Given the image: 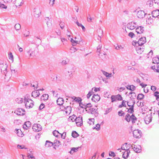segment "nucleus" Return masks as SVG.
Instances as JSON below:
<instances>
[{
	"label": "nucleus",
	"mask_w": 159,
	"mask_h": 159,
	"mask_svg": "<svg viewBox=\"0 0 159 159\" xmlns=\"http://www.w3.org/2000/svg\"><path fill=\"white\" fill-rule=\"evenodd\" d=\"M70 49L71 53L75 52L77 50V49L74 47H71Z\"/></svg>",
	"instance_id": "obj_47"
},
{
	"label": "nucleus",
	"mask_w": 159,
	"mask_h": 159,
	"mask_svg": "<svg viewBox=\"0 0 159 159\" xmlns=\"http://www.w3.org/2000/svg\"><path fill=\"white\" fill-rule=\"evenodd\" d=\"M106 54L105 53H100L99 54V57L101 58L102 60H104L106 59Z\"/></svg>",
	"instance_id": "obj_31"
},
{
	"label": "nucleus",
	"mask_w": 159,
	"mask_h": 159,
	"mask_svg": "<svg viewBox=\"0 0 159 159\" xmlns=\"http://www.w3.org/2000/svg\"><path fill=\"white\" fill-rule=\"evenodd\" d=\"M152 120V116L151 115H147L144 118V120L145 123L147 124H149Z\"/></svg>",
	"instance_id": "obj_9"
},
{
	"label": "nucleus",
	"mask_w": 159,
	"mask_h": 159,
	"mask_svg": "<svg viewBox=\"0 0 159 159\" xmlns=\"http://www.w3.org/2000/svg\"><path fill=\"white\" fill-rule=\"evenodd\" d=\"M130 153V151L129 150V148L126 149V151L124 152L122 155V157L125 159H126L129 157Z\"/></svg>",
	"instance_id": "obj_16"
},
{
	"label": "nucleus",
	"mask_w": 159,
	"mask_h": 159,
	"mask_svg": "<svg viewBox=\"0 0 159 159\" xmlns=\"http://www.w3.org/2000/svg\"><path fill=\"white\" fill-rule=\"evenodd\" d=\"M34 12L35 17H39L40 16L41 11L39 8H35Z\"/></svg>",
	"instance_id": "obj_15"
},
{
	"label": "nucleus",
	"mask_w": 159,
	"mask_h": 159,
	"mask_svg": "<svg viewBox=\"0 0 159 159\" xmlns=\"http://www.w3.org/2000/svg\"><path fill=\"white\" fill-rule=\"evenodd\" d=\"M24 35L27 37L29 36V32L28 31H27L26 30H25L24 32Z\"/></svg>",
	"instance_id": "obj_61"
},
{
	"label": "nucleus",
	"mask_w": 159,
	"mask_h": 159,
	"mask_svg": "<svg viewBox=\"0 0 159 159\" xmlns=\"http://www.w3.org/2000/svg\"><path fill=\"white\" fill-rule=\"evenodd\" d=\"M100 99V97L98 94H93L91 100L93 102H97L99 101Z\"/></svg>",
	"instance_id": "obj_12"
},
{
	"label": "nucleus",
	"mask_w": 159,
	"mask_h": 159,
	"mask_svg": "<svg viewBox=\"0 0 159 159\" xmlns=\"http://www.w3.org/2000/svg\"><path fill=\"white\" fill-rule=\"evenodd\" d=\"M33 131L38 132L42 129V126L39 124H34L32 126Z\"/></svg>",
	"instance_id": "obj_5"
},
{
	"label": "nucleus",
	"mask_w": 159,
	"mask_h": 159,
	"mask_svg": "<svg viewBox=\"0 0 159 159\" xmlns=\"http://www.w3.org/2000/svg\"><path fill=\"white\" fill-rule=\"evenodd\" d=\"M93 88L88 93L87 95V97L88 99H89L90 97L94 93V92L93 91Z\"/></svg>",
	"instance_id": "obj_35"
},
{
	"label": "nucleus",
	"mask_w": 159,
	"mask_h": 159,
	"mask_svg": "<svg viewBox=\"0 0 159 159\" xmlns=\"http://www.w3.org/2000/svg\"><path fill=\"white\" fill-rule=\"evenodd\" d=\"M124 114H125V113L121 110L119 111L118 112V115H119V116H123L124 115Z\"/></svg>",
	"instance_id": "obj_51"
},
{
	"label": "nucleus",
	"mask_w": 159,
	"mask_h": 159,
	"mask_svg": "<svg viewBox=\"0 0 159 159\" xmlns=\"http://www.w3.org/2000/svg\"><path fill=\"white\" fill-rule=\"evenodd\" d=\"M128 36L131 38H133L135 37V35L132 32L129 33L128 34Z\"/></svg>",
	"instance_id": "obj_49"
},
{
	"label": "nucleus",
	"mask_w": 159,
	"mask_h": 159,
	"mask_svg": "<svg viewBox=\"0 0 159 159\" xmlns=\"http://www.w3.org/2000/svg\"><path fill=\"white\" fill-rule=\"evenodd\" d=\"M126 102V101L125 100H123L121 102V105H120L118 106V107L119 108H121V107H126V106L125 103Z\"/></svg>",
	"instance_id": "obj_39"
},
{
	"label": "nucleus",
	"mask_w": 159,
	"mask_h": 159,
	"mask_svg": "<svg viewBox=\"0 0 159 159\" xmlns=\"http://www.w3.org/2000/svg\"><path fill=\"white\" fill-rule=\"evenodd\" d=\"M132 149L136 152H140L141 151V147L139 145H134V147H132Z\"/></svg>",
	"instance_id": "obj_13"
},
{
	"label": "nucleus",
	"mask_w": 159,
	"mask_h": 159,
	"mask_svg": "<svg viewBox=\"0 0 159 159\" xmlns=\"http://www.w3.org/2000/svg\"><path fill=\"white\" fill-rule=\"evenodd\" d=\"M92 107V105L91 104V103H86L85 104L84 108L86 109L87 107Z\"/></svg>",
	"instance_id": "obj_45"
},
{
	"label": "nucleus",
	"mask_w": 159,
	"mask_h": 159,
	"mask_svg": "<svg viewBox=\"0 0 159 159\" xmlns=\"http://www.w3.org/2000/svg\"><path fill=\"white\" fill-rule=\"evenodd\" d=\"M76 23L78 26H80L82 27L83 31H85V27L81 24L78 21H76Z\"/></svg>",
	"instance_id": "obj_37"
},
{
	"label": "nucleus",
	"mask_w": 159,
	"mask_h": 159,
	"mask_svg": "<svg viewBox=\"0 0 159 159\" xmlns=\"http://www.w3.org/2000/svg\"><path fill=\"white\" fill-rule=\"evenodd\" d=\"M68 72H70V74H68L69 76L71 77L73 72H75V68L73 66H71L68 68Z\"/></svg>",
	"instance_id": "obj_19"
},
{
	"label": "nucleus",
	"mask_w": 159,
	"mask_h": 159,
	"mask_svg": "<svg viewBox=\"0 0 159 159\" xmlns=\"http://www.w3.org/2000/svg\"><path fill=\"white\" fill-rule=\"evenodd\" d=\"M79 148V147L78 148H71V151H72L73 152H76L78 150V149Z\"/></svg>",
	"instance_id": "obj_57"
},
{
	"label": "nucleus",
	"mask_w": 159,
	"mask_h": 159,
	"mask_svg": "<svg viewBox=\"0 0 159 159\" xmlns=\"http://www.w3.org/2000/svg\"><path fill=\"white\" fill-rule=\"evenodd\" d=\"M98 109V108L96 109L94 108H91L89 109L88 112L90 113L91 114H93L95 116H97L98 114L97 111Z\"/></svg>",
	"instance_id": "obj_10"
},
{
	"label": "nucleus",
	"mask_w": 159,
	"mask_h": 159,
	"mask_svg": "<svg viewBox=\"0 0 159 159\" xmlns=\"http://www.w3.org/2000/svg\"><path fill=\"white\" fill-rule=\"evenodd\" d=\"M48 98V95L46 94H43L41 97V99L45 101L47 100Z\"/></svg>",
	"instance_id": "obj_29"
},
{
	"label": "nucleus",
	"mask_w": 159,
	"mask_h": 159,
	"mask_svg": "<svg viewBox=\"0 0 159 159\" xmlns=\"http://www.w3.org/2000/svg\"><path fill=\"white\" fill-rule=\"evenodd\" d=\"M45 107V105L43 103H42L39 107V110H41L43 108Z\"/></svg>",
	"instance_id": "obj_58"
},
{
	"label": "nucleus",
	"mask_w": 159,
	"mask_h": 159,
	"mask_svg": "<svg viewBox=\"0 0 159 159\" xmlns=\"http://www.w3.org/2000/svg\"><path fill=\"white\" fill-rule=\"evenodd\" d=\"M130 119L132 120L133 124L135 123V121L137 120V118L135 117L134 115L132 114L131 116L128 113H127L125 116V120L128 122H129L130 121Z\"/></svg>",
	"instance_id": "obj_1"
},
{
	"label": "nucleus",
	"mask_w": 159,
	"mask_h": 159,
	"mask_svg": "<svg viewBox=\"0 0 159 159\" xmlns=\"http://www.w3.org/2000/svg\"><path fill=\"white\" fill-rule=\"evenodd\" d=\"M146 42V38L145 37L140 38L138 41V45H143Z\"/></svg>",
	"instance_id": "obj_14"
},
{
	"label": "nucleus",
	"mask_w": 159,
	"mask_h": 159,
	"mask_svg": "<svg viewBox=\"0 0 159 159\" xmlns=\"http://www.w3.org/2000/svg\"><path fill=\"white\" fill-rule=\"evenodd\" d=\"M53 143L52 142L49 140H47L46 141V143L45 144V146L46 147H51L53 145Z\"/></svg>",
	"instance_id": "obj_21"
},
{
	"label": "nucleus",
	"mask_w": 159,
	"mask_h": 159,
	"mask_svg": "<svg viewBox=\"0 0 159 159\" xmlns=\"http://www.w3.org/2000/svg\"><path fill=\"white\" fill-rule=\"evenodd\" d=\"M115 96L116 97L115 98H116V99H117L119 101H121L123 100L120 94H118L116 95H115Z\"/></svg>",
	"instance_id": "obj_38"
},
{
	"label": "nucleus",
	"mask_w": 159,
	"mask_h": 159,
	"mask_svg": "<svg viewBox=\"0 0 159 159\" xmlns=\"http://www.w3.org/2000/svg\"><path fill=\"white\" fill-rule=\"evenodd\" d=\"M115 95H112L111 97V102H113L115 101H116V98H115Z\"/></svg>",
	"instance_id": "obj_53"
},
{
	"label": "nucleus",
	"mask_w": 159,
	"mask_h": 159,
	"mask_svg": "<svg viewBox=\"0 0 159 159\" xmlns=\"http://www.w3.org/2000/svg\"><path fill=\"white\" fill-rule=\"evenodd\" d=\"M153 1L151 0H149L147 2V4L149 5L150 7H152L153 5Z\"/></svg>",
	"instance_id": "obj_43"
},
{
	"label": "nucleus",
	"mask_w": 159,
	"mask_h": 159,
	"mask_svg": "<svg viewBox=\"0 0 159 159\" xmlns=\"http://www.w3.org/2000/svg\"><path fill=\"white\" fill-rule=\"evenodd\" d=\"M16 101L18 103H21L23 102V99L22 98H18L16 99Z\"/></svg>",
	"instance_id": "obj_36"
},
{
	"label": "nucleus",
	"mask_w": 159,
	"mask_h": 159,
	"mask_svg": "<svg viewBox=\"0 0 159 159\" xmlns=\"http://www.w3.org/2000/svg\"><path fill=\"white\" fill-rule=\"evenodd\" d=\"M127 26L128 29L133 30L134 29L137 27V26L135 23L131 22L127 24Z\"/></svg>",
	"instance_id": "obj_8"
},
{
	"label": "nucleus",
	"mask_w": 159,
	"mask_h": 159,
	"mask_svg": "<svg viewBox=\"0 0 159 159\" xmlns=\"http://www.w3.org/2000/svg\"><path fill=\"white\" fill-rule=\"evenodd\" d=\"M144 95L142 93H139L137 98L138 100H142L143 99L144 97Z\"/></svg>",
	"instance_id": "obj_34"
},
{
	"label": "nucleus",
	"mask_w": 159,
	"mask_h": 159,
	"mask_svg": "<svg viewBox=\"0 0 159 159\" xmlns=\"http://www.w3.org/2000/svg\"><path fill=\"white\" fill-rule=\"evenodd\" d=\"M136 93L134 92L130 98L131 99H134L136 98Z\"/></svg>",
	"instance_id": "obj_52"
},
{
	"label": "nucleus",
	"mask_w": 159,
	"mask_h": 159,
	"mask_svg": "<svg viewBox=\"0 0 159 159\" xmlns=\"http://www.w3.org/2000/svg\"><path fill=\"white\" fill-rule=\"evenodd\" d=\"M0 8H4L6 9L7 8V6L3 4L0 3Z\"/></svg>",
	"instance_id": "obj_54"
},
{
	"label": "nucleus",
	"mask_w": 159,
	"mask_h": 159,
	"mask_svg": "<svg viewBox=\"0 0 159 159\" xmlns=\"http://www.w3.org/2000/svg\"><path fill=\"white\" fill-rule=\"evenodd\" d=\"M126 110H127V112L131 114H133L134 111V109L130 107L128 109L127 108H126Z\"/></svg>",
	"instance_id": "obj_40"
},
{
	"label": "nucleus",
	"mask_w": 159,
	"mask_h": 159,
	"mask_svg": "<svg viewBox=\"0 0 159 159\" xmlns=\"http://www.w3.org/2000/svg\"><path fill=\"white\" fill-rule=\"evenodd\" d=\"M61 134V138L62 139H65V137H66V132H65L63 133L62 134Z\"/></svg>",
	"instance_id": "obj_55"
},
{
	"label": "nucleus",
	"mask_w": 159,
	"mask_h": 159,
	"mask_svg": "<svg viewBox=\"0 0 159 159\" xmlns=\"http://www.w3.org/2000/svg\"><path fill=\"white\" fill-rule=\"evenodd\" d=\"M147 13H145L144 11L142 10H140L137 12V16L138 18L142 19L145 17V15Z\"/></svg>",
	"instance_id": "obj_7"
},
{
	"label": "nucleus",
	"mask_w": 159,
	"mask_h": 159,
	"mask_svg": "<svg viewBox=\"0 0 159 159\" xmlns=\"http://www.w3.org/2000/svg\"><path fill=\"white\" fill-rule=\"evenodd\" d=\"M93 129H96L97 130H100V125L99 124H98L96 125V126L94 127Z\"/></svg>",
	"instance_id": "obj_48"
},
{
	"label": "nucleus",
	"mask_w": 159,
	"mask_h": 159,
	"mask_svg": "<svg viewBox=\"0 0 159 159\" xmlns=\"http://www.w3.org/2000/svg\"><path fill=\"white\" fill-rule=\"evenodd\" d=\"M28 53H30V56L34 57L35 56V54L34 51H31V50H29L28 52Z\"/></svg>",
	"instance_id": "obj_28"
},
{
	"label": "nucleus",
	"mask_w": 159,
	"mask_h": 159,
	"mask_svg": "<svg viewBox=\"0 0 159 159\" xmlns=\"http://www.w3.org/2000/svg\"><path fill=\"white\" fill-rule=\"evenodd\" d=\"M40 94L39 92L38 91H34L32 93V96L34 98L39 97Z\"/></svg>",
	"instance_id": "obj_20"
},
{
	"label": "nucleus",
	"mask_w": 159,
	"mask_h": 159,
	"mask_svg": "<svg viewBox=\"0 0 159 159\" xmlns=\"http://www.w3.org/2000/svg\"><path fill=\"white\" fill-rule=\"evenodd\" d=\"M76 117V116L75 115H73L72 116H70L69 117V120H70L72 122H74L75 121L74 119Z\"/></svg>",
	"instance_id": "obj_44"
},
{
	"label": "nucleus",
	"mask_w": 159,
	"mask_h": 159,
	"mask_svg": "<svg viewBox=\"0 0 159 159\" xmlns=\"http://www.w3.org/2000/svg\"><path fill=\"white\" fill-rule=\"evenodd\" d=\"M9 58L12 61H13V56L11 52H10V54H9Z\"/></svg>",
	"instance_id": "obj_59"
},
{
	"label": "nucleus",
	"mask_w": 159,
	"mask_h": 159,
	"mask_svg": "<svg viewBox=\"0 0 159 159\" xmlns=\"http://www.w3.org/2000/svg\"><path fill=\"white\" fill-rule=\"evenodd\" d=\"M153 63L157 64L159 63V57H154L152 59Z\"/></svg>",
	"instance_id": "obj_30"
},
{
	"label": "nucleus",
	"mask_w": 159,
	"mask_h": 159,
	"mask_svg": "<svg viewBox=\"0 0 159 159\" xmlns=\"http://www.w3.org/2000/svg\"><path fill=\"white\" fill-rule=\"evenodd\" d=\"M82 39L80 38V40H75L72 38H71L70 41L73 44H79L80 43V42H81Z\"/></svg>",
	"instance_id": "obj_25"
},
{
	"label": "nucleus",
	"mask_w": 159,
	"mask_h": 159,
	"mask_svg": "<svg viewBox=\"0 0 159 159\" xmlns=\"http://www.w3.org/2000/svg\"><path fill=\"white\" fill-rule=\"evenodd\" d=\"M144 27L142 26H139L136 29V32L137 33V37H140V34L143 33Z\"/></svg>",
	"instance_id": "obj_4"
},
{
	"label": "nucleus",
	"mask_w": 159,
	"mask_h": 159,
	"mask_svg": "<svg viewBox=\"0 0 159 159\" xmlns=\"http://www.w3.org/2000/svg\"><path fill=\"white\" fill-rule=\"evenodd\" d=\"M82 39L80 38V40H75L72 38H71L70 41L73 44H79L80 43V42H81Z\"/></svg>",
	"instance_id": "obj_24"
},
{
	"label": "nucleus",
	"mask_w": 159,
	"mask_h": 159,
	"mask_svg": "<svg viewBox=\"0 0 159 159\" xmlns=\"http://www.w3.org/2000/svg\"><path fill=\"white\" fill-rule=\"evenodd\" d=\"M14 113L19 116H23L25 114L24 109L21 108H18L14 111Z\"/></svg>",
	"instance_id": "obj_6"
},
{
	"label": "nucleus",
	"mask_w": 159,
	"mask_h": 159,
	"mask_svg": "<svg viewBox=\"0 0 159 159\" xmlns=\"http://www.w3.org/2000/svg\"><path fill=\"white\" fill-rule=\"evenodd\" d=\"M55 77L57 83H58L61 80V79L60 76H56Z\"/></svg>",
	"instance_id": "obj_46"
},
{
	"label": "nucleus",
	"mask_w": 159,
	"mask_h": 159,
	"mask_svg": "<svg viewBox=\"0 0 159 159\" xmlns=\"http://www.w3.org/2000/svg\"><path fill=\"white\" fill-rule=\"evenodd\" d=\"M102 47V46L99 45L97 47V52H100L101 51V48Z\"/></svg>",
	"instance_id": "obj_64"
},
{
	"label": "nucleus",
	"mask_w": 159,
	"mask_h": 159,
	"mask_svg": "<svg viewBox=\"0 0 159 159\" xmlns=\"http://www.w3.org/2000/svg\"><path fill=\"white\" fill-rule=\"evenodd\" d=\"M24 103L26 108L30 109L33 107L34 105V102L32 100L31 101L29 100H24Z\"/></svg>",
	"instance_id": "obj_2"
},
{
	"label": "nucleus",
	"mask_w": 159,
	"mask_h": 159,
	"mask_svg": "<svg viewBox=\"0 0 159 159\" xmlns=\"http://www.w3.org/2000/svg\"><path fill=\"white\" fill-rule=\"evenodd\" d=\"M138 45L137 46H136V51H137V50H138L139 49L140 50V49H142V45Z\"/></svg>",
	"instance_id": "obj_62"
},
{
	"label": "nucleus",
	"mask_w": 159,
	"mask_h": 159,
	"mask_svg": "<svg viewBox=\"0 0 159 159\" xmlns=\"http://www.w3.org/2000/svg\"><path fill=\"white\" fill-rule=\"evenodd\" d=\"M64 109V111L66 113V115H68L70 114L71 112V108L70 106H68L66 107H63Z\"/></svg>",
	"instance_id": "obj_17"
},
{
	"label": "nucleus",
	"mask_w": 159,
	"mask_h": 159,
	"mask_svg": "<svg viewBox=\"0 0 159 159\" xmlns=\"http://www.w3.org/2000/svg\"><path fill=\"white\" fill-rule=\"evenodd\" d=\"M151 14L153 17L158 18V17L159 16V10L157 9L153 11L152 12Z\"/></svg>",
	"instance_id": "obj_18"
},
{
	"label": "nucleus",
	"mask_w": 159,
	"mask_h": 159,
	"mask_svg": "<svg viewBox=\"0 0 159 159\" xmlns=\"http://www.w3.org/2000/svg\"><path fill=\"white\" fill-rule=\"evenodd\" d=\"M31 126V122L28 121L25 122L23 125V128L25 130H27L29 129Z\"/></svg>",
	"instance_id": "obj_11"
},
{
	"label": "nucleus",
	"mask_w": 159,
	"mask_h": 159,
	"mask_svg": "<svg viewBox=\"0 0 159 159\" xmlns=\"http://www.w3.org/2000/svg\"><path fill=\"white\" fill-rule=\"evenodd\" d=\"M74 120L75 122H83L82 117L81 116H79L78 117H76Z\"/></svg>",
	"instance_id": "obj_32"
},
{
	"label": "nucleus",
	"mask_w": 159,
	"mask_h": 159,
	"mask_svg": "<svg viewBox=\"0 0 159 159\" xmlns=\"http://www.w3.org/2000/svg\"><path fill=\"white\" fill-rule=\"evenodd\" d=\"M76 125L78 126H80L83 124V122H75Z\"/></svg>",
	"instance_id": "obj_63"
},
{
	"label": "nucleus",
	"mask_w": 159,
	"mask_h": 159,
	"mask_svg": "<svg viewBox=\"0 0 159 159\" xmlns=\"http://www.w3.org/2000/svg\"><path fill=\"white\" fill-rule=\"evenodd\" d=\"M71 135L72 137L75 138L78 136L79 134L76 131H73L72 132Z\"/></svg>",
	"instance_id": "obj_33"
},
{
	"label": "nucleus",
	"mask_w": 159,
	"mask_h": 159,
	"mask_svg": "<svg viewBox=\"0 0 159 159\" xmlns=\"http://www.w3.org/2000/svg\"><path fill=\"white\" fill-rule=\"evenodd\" d=\"M21 26L19 24H16L15 25V28L16 30H19L20 29Z\"/></svg>",
	"instance_id": "obj_41"
},
{
	"label": "nucleus",
	"mask_w": 159,
	"mask_h": 159,
	"mask_svg": "<svg viewBox=\"0 0 159 159\" xmlns=\"http://www.w3.org/2000/svg\"><path fill=\"white\" fill-rule=\"evenodd\" d=\"M53 135L55 136L56 137H57L58 136V131H57L56 130H55L53 131Z\"/></svg>",
	"instance_id": "obj_60"
},
{
	"label": "nucleus",
	"mask_w": 159,
	"mask_h": 159,
	"mask_svg": "<svg viewBox=\"0 0 159 159\" xmlns=\"http://www.w3.org/2000/svg\"><path fill=\"white\" fill-rule=\"evenodd\" d=\"M54 144V148L56 149L55 148V146H57L58 147L61 144V142L58 140L56 139L54 141V143H53Z\"/></svg>",
	"instance_id": "obj_27"
},
{
	"label": "nucleus",
	"mask_w": 159,
	"mask_h": 159,
	"mask_svg": "<svg viewBox=\"0 0 159 159\" xmlns=\"http://www.w3.org/2000/svg\"><path fill=\"white\" fill-rule=\"evenodd\" d=\"M89 120L92 122V123H91V122L89 123V122H88V123L90 125L94 124V118L89 119Z\"/></svg>",
	"instance_id": "obj_56"
},
{
	"label": "nucleus",
	"mask_w": 159,
	"mask_h": 159,
	"mask_svg": "<svg viewBox=\"0 0 159 159\" xmlns=\"http://www.w3.org/2000/svg\"><path fill=\"white\" fill-rule=\"evenodd\" d=\"M57 102L58 105H62L63 103L64 100L62 98H59L57 99Z\"/></svg>",
	"instance_id": "obj_22"
},
{
	"label": "nucleus",
	"mask_w": 159,
	"mask_h": 159,
	"mask_svg": "<svg viewBox=\"0 0 159 159\" xmlns=\"http://www.w3.org/2000/svg\"><path fill=\"white\" fill-rule=\"evenodd\" d=\"M97 32L98 34V37H99L100 39L101 38V37L103 34V31L101 28L98 29L97 30Z\"/></svg>",
	"instance_id": "obj_23"
},
{
	"label": "nucleus",
	"mask_w": 159,
	"mask_h": 159,
	"mask_svg": "<svg viewBox=\"0 0 159 159\" xmlns=\"http://www.w3.org/2000/svg\"><path fill=\"white\" fill-rule=\"evenodd\" d=\"M30 95L29 94H26L24 97V100H29L31 101H32V100L30 99Z\"/></svg>",
	"instance_id": "obj_42"
},
{
	"label": "nucleus",
	"mask_w": 159,
	"mask_h": 159,
	"mask_svg": "<svg viewBox=\"0 0 159 159\" xmlns=\"http://www.w3.org/2000/svg\"><path fill=\"white\" fill-rule=\"evenodd\" d=\"M82 39L80 38V40H75L72 38H71L70 41L73 44H79L80 43V42H81Z\"/></svg>",
	"instance_id": "obj_26"
},
{
	"label": "nucleus",
	"mask_w": 159,
	"mask_h": 159,
	"mask_svg": "<svg viewBox=\"0 0 159 159\" xmlns=\"http://www.w3.org/2000/svg\"><path fill=\"white\" fill-rule=\"evenodd\" d=\"M144 49L143 47H142V48L141 49H139L138 50H137L136 51L138 54H141L143 52Z\"/></svg>",
	"instance_id": "obj_50"
},
{
	"label": "nucleus",
	"mask_w": 159,
	"mask_h": 159,
	"mask_svg": "<svg viewBox=\"0 0 159 159\" xmlns=\"http://www.w3.org/2000/svg\"><path fill=\"white\" fill-rule=\"evenodd\" d=\"M133 136L137 138H140L141 136L142 132L139 129H135L133 132Z\"/></svg>",
	"instance_id": "obj_3"
}]
</instances>
